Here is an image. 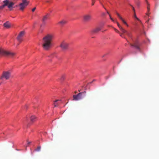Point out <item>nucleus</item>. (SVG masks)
Masks as SVG:
<instances>
[{
  "label": "nucleus",
  "mask_w": 159,
  "mask_h": 159,
  "mask_svg": "<svg viewBox=\"0 0 159 159\" xmlns=\"http://www.w3.org/2000/svg\"><path fill=\"white\" fill-rule=\"evenodd\" d=\"M120 30L123 33H123H125L126 34V33H127V31L125 30V29H124L123 28H120Z\"/></svg>",
  "instance_id": "obj_17"
},
{
  "label": "nucleus",
  "mask_w": 159,
  "mask_h": 159,
  "mask_svg": "<svg viewBox=\"0 0 159 159\" xmlns=\"http://www.w3.org/2000/svg\"><path fill=\"white\" fill-rule=\"evenodd\" d=\"M10 76L11 72L10 71H4L1 77V80H2L3 79H5L6 80H7L9 79Z\"/></svg>",
  "instance_id": "obj_6"
},
{
  "label": "nucleus",
  "mask_w": 159,
  "mask_h": 159,
  "mask_svg": "<svg viewBox=\"0 0 159 159\" xmlns=\"http://www.w3.org/2000/svg\"><path fill=\"white\" fill-rule=\"evenodd\" d=\"M94 3H95L94 1L93 0H92V5H93H93L94 4Z\"/></svg>",
  "instance_id": "obj_28"
},
{
  "label": "nucleus",
  "mask_w": 159,
  "mask_h": 159,
  "mask_svg": "<svg viewBox=\"0 0 159 159\" xmlns=\"http://www.w3.org/2000/svg\"><path fill=\"white\" fill-rule=\"evenodd\" d=\"M22 2L19 4L18 6L19 9L21 11H23L24 9L28 5L29 2L27 0H21Z\"/></svg>",
  "instance_id": "obj_5"
},
{
  "label": "nucleus",
  "mask_w": 159,
  "mask_h": 159,
  "mask_svg": "<svg viewBox=\"0 0 159 159\" xmlns=\"http://www.w3.org/2000/svg\"><path fill=\"white\" fill-rule=\"evenodd\" d=\"M125 25L127 26H128V24L127 23V24H125Z\"/></svg>",
  "instance_id": "obj_36"
},
{
  "label": "nucleus",
  "mask_w": 159,
  "mask_h": 159,
  "mask_svg": "<svg viewBox=\"0 0 159 159\" xmlns=\"http://www.w3.org/2000/svg\"><path fill=\"white\" fill-rule=\"evenodd\" d=\"M36 8L35 7L34 8H33L32 9V12H34L35 10H36Z\"/></svg>",
  "instance_id": "obj_27"
},
{
  "label": "nucleus",
  "mask_w": 159,
  "mask_h": 159,
  "mask_svg": "<svg viewBox=\"0 0 159 159\" xmlns=\"http://www.w3.org/2000/svg\"><path fill=\"white\" fill-rule=\"evenodd\" d=\"M132 7V9L134 11V12H135V10L134 9V7H133V6H132V5H130Z\"/></svg>",
  "instance_id": "obj_26"
},
{
  "label": "nucleus",
  "mask_w": 159,
  "mask_h": 159,
  "mask_svg": "<svg viewBox=\"0 0 159 159\" xmlns=\"http://www.w3.org/2000/svg\"><path fill=\"white\" fill-rule=\"evenodd\" d=\"M114 30L116 32L118 33H120L119 31L117 29L114 28Z\"/></svg>",
  "instance_id": "obj_22"
},
{
  "label": "nucleus",
  "mask_w": 159,
  "mask_h": 159,
  "mask_svg": "<svg viewBox=\"0 0 159 159\" xmlns=\"http://www.w3.org/2000/svg\"><path fill=\"white\" fill-rule=\"evenodd\" d=\"M75 93H76L77 91H75Z\"/></svg>",
  "instance_id": "obj_38"
},
{
  "label": "nucleus",
  "mask_w": 159,
  "mask_h": 159,
  "mask_svg": "<svg viewBox=\"0 0 159 159\" xmlns=\"http://www.w3.org/2000/svg\"><path fill=\"white\" fill-rule=\"evenodd\" d=\"M116 14H117V16H118V15H119V14L117 12H116Z\"/></svg>",
  "instance_id": "obj_32"
},
{
  "label": "nucleus",
  "mask_w": 159,
  "mask_h": 159,
  "mask_svg": "<svg viewBox=\"0 0 159 159\" xmlns=\"http://www.w3.org/2000/svg\"><path fill=\"white\" fill-rule=\"evenodd\" d=\"M2 2L3 3V4L0 6V10L2 9L5 7L7 6L10 11H12L13 8L18 6V5H16L15 7L14 6L15 3L10 0H4Z\"/></svg>",
  "instance_id": "obj_2"
},
{
  "label": "nucleus",
  "mask_w": 159,
  "mask_h": 159,
  "mask_svg": "<svg viewBox=\"0 0 159 159\" xmlns=\"http://www.w3.org/2000/svg\"><path fill=\"white\" fill-rule=\"evenodd\" d=\"M107 13L108 14H109V16H110V19H111V20L113 21L114 22V20L111 17V16H110V14H109V12H108V11H107Z\"/></svg>",
  "instance_id": "obj_20"
},
{
  "label": "nucleus",
  "mask_w": 159,
  "mask_h": 159,
  "mask_svg": "<svg viewBox=\"0 0 159 159\" xmlns=\"http://www.w3.org/2000/svg\"><path fill=\"white\" fill-rule=\"evenodd\" d=\"M119 34H120V36L121 37H123V36H122V35H123V33H119Z\"/></svg>",
  "instance_id": "obj_29"
},
{
  "label": "nucleus",
  "mask_w": 159,
  "mask_h": 159,
  "mask_svg": "<svg viewBox=\"0 0 159 159\" xmlns=\"http://www.w3.org/2000/svg\"><path fill=\"white\" fill-rule=\"evenodd\" d=\"M61 101V100H57L54 101V107H57L58 106L59 103H57L56 102L57 101Z\"/></svg>",
  "instance_id": "obj_16"
},
{
  "label": "nucleus",
  "mask_w": 159,
  "mask_h": 159,
  "mask_svg": "<svg viewBox=\"0 0 159 159\" xmlns=\"http://www.w3.org/2000/svg\"><path fill=\"white\" fill-rule=\"evenodd\" d=\"M69 44L67 42L63 41L61 43L60 47L63 50H66L68 49Z\"/></svg>",
  "instance_id": "obj_8"
},
{
  "label": "nucleus",
  "mask_w": 159,
  "mask_h": 159,
  "mask_svg": "<svg viewBox=\"0 0 159 159\" xmlns=\"http://www.w3.org/2000/svg\"><path fill=\"white\" fill-rule=\"evenodd\" d=\"M116 22L118 26L120 29V28H122V27L119 24L117 21H116Z\"/></svg>",
  "instance_id": "obj_18"
},
{
  "label": "nucleus",
  "mask_w": 159,
  "mask_h": 159,
  "mask_svg": "<svg viewBox=\"0 0 159 159\" xmlns=\"http://www.w3.org/2000/svg\"><path fill=\"white\" fill-rule=\"evenodd\" d=\"M149 13H148L147 14V15L148 16H149Z\"/></svg>",
  "instance_id": "obj_35"
},
{
  "label": "nucleus",
  "mask_w": 159,
  "mask_h": 159,
  "mask_svg": "<svg viewBox=\"0 0 159 159\" xmlns=\"http://www.w3.org/2000/svg\"><path fill=\"white\" fill-rule=\"evenodd\" d=\"M126 34L129 37H131V35L130 33L128 31H127V33H126Z\"/></svg>",
  "instance_id": "obj_21"
},
{
  "label": "nucleus",
  "mask_w": 159,
  "mask_h": 159,
  "mask_svg": "<svg viewBox=\"0 0 159 159\" xmlns=\"http://www.w3.org/2000/svg\"><path fill=\"white\" fill-rule=\"evenodd\" d=\"M116 14H117V16H118V15H119V14L117 12H116Z\"/></svg>",
  "instance_id": "obj_31"
},
{
  "label": "nucleus",
  "mask_w": 159,
  "mask_h": 159,
  "mask_svg": "<svg viewBox=\"0 0 159 159\" xmlns=\"http://www.w3.org/2000/svg\"><path fill=\"white\" fill-rule=\"evenodd\" d=\"M130 45L131 46L134 48L140 51L139 47L140 44L138 41H134L133 43V44L130 43Z\"/></svg>",
  "instance_id": "obj_7"
},
{
  "label": "nucleus",
  "mask_w": 159,
  "mask_h": 159,
  "mask_svg": "<svg viewBox=\"0 0 159 159\" xmlns=\"http://www.w3.org/2000/svg\"><path fill=\"white\" fill-rule=\"evenodd\" d=\"M147 9H148V11H149V7L148 6L147 7Z\"/></svg>",
  "instance_id": "obj_30"
},
{
  "label": "nucleus",
  "mask_w": 159,
  "mask_h": 159,
  "mask_svg": "<svg viewBox=\"0 0 159 159\" xmlns=\"http://www.w3.org/2000/svg\"><path fill=\"white\" fill-rule=\"evenodd\" d=\"M46 2L48 3L49 2V1H46Z\"/></svg>",
  "instance_id": "obj_33"
},
{
  "label": "nucleus",
  "mask_w": 159,
  "mask_h": 159,
  "mask_svg": "<svg viewBox=\"0 0 159 159\" xmlns=\"http://www.w3.org/2000/svg\"><path fill=\"white\" fill-rule=\"evenodd\" d=\"M3 25L5 27L7 28H9L11 27L10 24L8 21H7L4 23Z\"/></svg>",
  "instance_id": "obj_14"
},
{
  "label": "nucleus",
  "mask_w": 159,
  "mask_h": 159,
  "mask_svg": "<svg viewBox=\"0 0 159 159\" xmlns=\"http://www.w3.org/2000/svg\"><path fill=\"white\" fill-rule=\"evenodd\" d=\"M91 16L90 14H86L84 16L83 20L84 21L88 22L91 20Z\"/></svg>",
  "instance_id": "obj_10"
},
{
  "label": "nucleus",
  "mask_w": 159,
  "mask_h": 159,
  "mask_svg": "<svg viewBox=\"0 0 159 159\" xmlns=\"http://www.w3.org/2000/svg\"><path fill=\"white\" fill-rule=\"evenodd\" d=\"M134 17L138 20H139V19L136 17V14H135V12H134Z\"/></svg>",
  "instance_id": "obj_23"
},
{
  "label": "nucleus",
  "mask_w": 159,
  "mask_h": 159,
  "mask_svg": "<svg viewBox=\"0 0 159 159\" xmlns=\"http://www.w3.org/2000/svg\"><path fill=\"white\" fill-rule=\"evenodd\" d=\"M102 27V26H100L98 27H97L93 29L92 30V32L93 33H97L99 31L101 30V29Z\"/></svg>",
  "instance_id": "obj_11"
},
{
  "label": "nucleus",
  "mask_w": 159,
  "mask_h": 159,
  "mask_svg": "<svg viewBox=\"0 0 159 159\" xmlns=\"http://www.w3.org/2000/svg\"><path fill=\"white\" fill-rule=\"evenodd\" d=\"M123 22V23L125 24H125H127V23L126 22L123 20V19L122 20H121Z\"/></svg>",
  "instance_id": "obj_25"
},
{
  "label": "nucleus",
  "mask_w": 159,
  "mask_h": 159,
  "mask_svg": "<svg viewBox=\"0 0 159 159\" xmlns=\"http://www.w3.org/2000/svg\"><path fill=\"white\" fill-rule=\"evenodd\" d=\"M41 149V147L39 146L37 147V148L35 150L37 151H40Z\"/></svg>",
  "instance_id": "obj_19"
},
{
  "label": "nucleus",
  "mask_w": 159,
  "mask_h": 159,
  "mask_svg": "<svg viewBox=\"0 0 159 159\" xmlns=\"http://www.w3.org/2000/svg\"><path fill=\"white\" fill-rule=\"evenodd\" d=\"M53 35L52 34H47L42 39V46L45 50H48L52 46V41L53 38Z\"/></svg>",
  "instance_id": "obj_1"
},
{
  "label": "nucleus",
  "mask_w": 159,
  "mask_h": 159,
  "mask_svg": "<svg viewBox=\"0 0 159 159\" xmlns=\"http://www.w3.org/2000/svg\"><path fill=\"white\" fill-rule=\"evenodd\" d=\"M146 2H147V4H148V2H147V0H146Z\"/></svg>",
  "instance_id": "obj_34"
},
{
  "label": "nucleus",
  "mask_w": 159,
  "mask_h": 159,
  "mask_svg": "<svg viewBox=\"0 0 159 159\" xmlns=\"http://www.w3.org/2000/svg\"><path fill=\"white\" fill-rule=\"evenodd\" d=\"M25 34V32L24 31H22L20 32L18 34L17 39V40L20 42H21L22 40V38Z\"/></svg>",
  "instance_id": "obj_9"
},
{
  "label": "nucleus",
  "mask_w": 159,
  "mask_h": 159,
  "mask_svg": "<svg viewBox=\"0 0 159 159\" xmlns=\"http://www.w3.org/2000/svg\"><path fill=\"white\" fill-rule=\"evenodd\" d=\"M15 55V53L9 51H7L3 50L0 49V56L5 55L11 57H13Z\"/></svg>",
  "instance_id": "obj_4"
},
{
  "label": "nucleus",
  "mask_w": 159,
  "mask_h": 159,
  "mask_svg": "<svg viewBox=\"0 0 159 159\" xmlns=\"http://www.w3.org/2000/svg\"><path fill=\"white\" fill-rule=\"evenodd\" d=\"M49 14H47L46 15L44 16L42 19V21L44 24H45L46 21L49 18Z\"/></svg>",
  "instance_id": "obj_12"
},
{
  "label": "nucleus",
  "mask_w": 159,
  "mask_h": 159,
  "mask_svg": "<svg viewBox=\"0 0 159 159\" xmlns=\"http://www.w3.org/2000/svg\"><path fill=\"white\" fill-rule=\"evenodd\" d=\"M37 117L34 115H32L30 117V121L32 122H35L36 120Z\"/></svg>",
  "instance_id": "obj_13"
},
{
  "label": "nucleus",
  "mask_w": 159,
  "mask_h": 159,
  "mask_svg": "<svg viewBox=\"0 0 159 159\" xmlns=\"http://www.w3.org/2000/svg\"><path fill=\"white\" fill-rule=\"evenodd\" d=\"M30 143V142H28V144H29Z\"/></svg>",
  "instance_id": "obj_37"
},
{
  "label": "nucleus",
  "mask_w": 159,
  "mask_h": 159,
  "mask_svg": "<svg viewBox=\"0 0 159 159\" xmlns=\"http://www.w3.org/2000/svg\"><path fill=\"white\" fill-rule=\"evenodd\" d=\"M86 96V92L84 91L83 92L80 93L77 95H75L73 96V100L78 101L80 100Z\"/></svg>",
  "instance_id": "obj_3"
},
{
  "label": "nucleus",
  "mask_w": 159,
  "mask_h": 159,
  "mask_svg": "<svg viewBox=\"0 0 159 159\" xmlns=\"http://www.w3.org/2000/svg\"><path fill=\"white\" fill-rule=\"evenodd\" d=\"M118 16L120 18V19L121 20H122V19H123L122 18L121 16H120V14L118 15Z\"/></svg>",
  "instance_id": "obj_24"
},
{
  "label": "nucleus",
  "mask_w": 159,
  "mask_h": 159,
  "mask_svg": "<svg viewBox=\"0 0 159 159\" xmlns=\"http://www.w3.org/2000/svg\"><path fill=\"white\" fill-rule=\"evenodd\" d=\"M67 23V21L65 20H62L61 21H60L58 24H59L61 25L62 26L65 24H66Z\"/></svg>",
  "instance_id": "obj_15"
}]
</instances>
